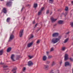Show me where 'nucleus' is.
Returning a JSON list of instances; mask_svg holds the SVG:
<instances>
[{
  "mask_svg": "<svg viewBox=\"0 0 73 73\" xmlns=\"http://www.w3.org/2000/svg\"><path fill=\"white\" fill-rule=\"evenodd\" d=\"M7 67H8V66L5 65H4L3 66V68H7Z\"/></svg>",
  "mask_w": 73,
  "mask_h": 73,
  "instance_id": "e433bc0d",
  "label": "nucleus"
},
{
  "mask_svg": "<svg viewBox=\"0 0 73 73\" xmlns=\"http://www.w3.org/2000/svg\"><path fill=\"white\" fill-rule=\"evenodd\" d=\"M0 0V1H3V0Z\"/></svg>",
  "mask_w": 73,
  "mask_h": 73,
  "instance_id": "6e6d98bb",
  "label": "nucleus"
},
{
  "mask_svg": "<svg viewBox=\"0 0 73 73\" xmlns=\"http://www.w3.org/2000/svg\"><path fill=\"white\" fill-rule=\"evenodd\" d=\"M60 73V72H59L58 70V73Z\"/></svg>",
  "mask_w": 73,
  "mask_h": 73,
  "instance_id": "603ef678",
  "label": "nucleus"
},
{
  "mask_svg": "<svg viewBox=\"0 0 73 73\" xmlns=\"http://www.w3.org/2000/svg\"><path fill=\"white\" fill-rule=\"evenodd\" d=\"M71 3L72 5H73V1H71Z\"/></svg>",
  "mask_w": 73,
  "mask_h": 73,
  "instance_id": "de8ad7c7",
  "label": "nucleus"
},
{
  "mask_svg": "<svg viewBox=\"0 0 73 73\" xmlns=\"http://www.w3.org/2000/svg\"><path fill=\"white\" fill-rule=\"evenodd\" d=\"M16 70H17V68H14L12 70V71L13 72V73H16Z\"/></svg>",
  "mask_w": 73,
  "mask_h": 73,
  "instance_id": "dca6fc26",
  "label": "nucleus"
},
{
  "mask_svg": "<svg viewBox=\"0 0 73 73\" xmlns=\"http://www.w3.org/2000/svg\"><path fill=\"white\" fill-rule=\"evenodd\" d=\"M40 28L39 29H38L36 30L37 32H38V31H39V30H40Z\"/></svg>",
  "mask_w": 73,
  "mask_h": 73,
  "instance_id": "49530a36",
  "label": "nucleus"
},
{
  "mask_svg": "<svg viewBox=\"0 0 73 73\" xmlns=\"http://www.w3.org/2000/svg\"><path fill=\"white\" fill-rule=\"evenodd\" d=\"M33 7H34V8H36V7H37V4L35 3L34 4Z\"/></svg>",
  "mask_w": 73,
  "mask_h": 73,
  "instance_id": "412c9836",
  "label": "nucleus"
},
{
  "mask_svg": "<svg viewBox=\"0 0 73 73\" xmlns=\"http://www.w3.org/2000/svg\"><path fill=\"white\" fill-rule=\"evenodd\" d=\"M37 25V23H36L35 25V27H34V28H35L36 27V26Z\"/></svg>",
  "mask_w": 73,
  "mask_h": 73,
  "instance_id": "c03bdc74",
  "label": "nucleus"
},
{
  "mask_svg": "<svg viewBox=\"0 0 73 73\" xmlns=\"http://www.w3.org/2000/svg\"><path fill=\"white\" fill-rule=\"evenodd\" d=\"M14 38L15 36H14V35H13V34H11L9 38V42L13 40V39Z\"/></svg>",
  "mask_w": 73,
  "mask_h": 73,
  "instance_id": "f03ea898",
  "label": "nucleus"
},
{
  "mask_svg": "<svg viewBox=\"0 0 73 73\" xmlns=\"http://www.w3.org/2000/svg\"><path fill=\"white\" fill-rule=\"evenodd\" d=\"M52 13V12H51V13H50V15H51Z\"/></svg>",
  "mask_w": 73,
  "mask_h": 73,
  "instance_id": "864d4df0",
  "label": "nucleus"
},
{
  "mask_svg": "<svg viewBox=\"0 0 73 73\" xmlns=\"http://www.w3.org/2000/svg\"><path fill=\"white\" fill-rule=\"evenodd\" d=\"M26 68L25 67H24L23 69V71H25V70Z\"/></svg>",
  "mask_w": 73,
  "mask_h": 73,
  "instance_id": "4c0bfd02",
  "label": "nucleus"
},
{
  "mask_svg": "<svg viewBox=\"0 0 73 73\" xmlns=\"http://www.w3.org/2000/svg\"><path fill=\"white\" fill-rule=\"evenodd\" d=\"M55 64L56 63H55V62L54 61H53L51 63V66H53L54 65H55Z\"/></svg>",
  "mask_w": 73,
  "mask_h": 73,
  "instance_id": "4468645a",
  "label": "nucleus"
},
{
  "mask_svg": "<svg viewBox=\"0 0 73 73\" xmlns=\"http://www.w3.org/2000/svg\"><path fill=\"white\" fill-rule=\"evenodd\" d=\"M40 42V41L39 40H38L36 42V43L37 44H39Z\"/></svg>",
  "mask_w": 73,
  "mask_h": 73,
  "instance_id": "c9c22d12",
  "label": "nucleus"
},
{
  "mask_svg": "<svg viewBox=\"0 0 73 73\" xmlns=\"http://www.w3.org/2000/svg\"><path fill=\"white\" fill-rule=\"evenodd\" d=\"M14 57H15V55L13 54L11 55V59L12 61H16V60H15V59H14Z\"/></svg>",
  "mask_w": 73,
  "mask_h": 73,
  "instance_id": "1a4fd4ad",
  "label": "nucleus"
},
{
  "mask_svg": "<svg viewBox=\"0 0 73 73\" xmlns=\"http://www.w3.org/2000/svg\"><path fill=\"white\" fill-rule=\"evenodd\" d=\"M21 58L20 55H18L17 56V57L16 58V60H19V58Z\"/></svg>",
  "mask_w": 73,
  "mask_h": 73,
  "instance_id": "5701e85b",
  "label": "nucleus"
},
{
  "mask_svg": "<svg viewBox=\"0 0 73 73\" xmlns=\"http://www.w3.org/2000/svg\"><path fill=\"white\" fill-rule=\"evenodd\" d=\"M64 21H63L62 20H59L58 21V24H62L63 23Z\"/></svg>",
  "mask_w": 73,
  "mask_h": 73,
  "instance_id": "ddd939ff",
  "label": "nucleus"
},
{
  "mask_svg": "<svg viewBox=\"0 0 73 73\" xmlns=\"http://www.w3.org/2000/svg\"><path fill=\"white\" fill-rule=\"evenodd\" d=\"M53 50H54V48L52 47L51 48L50 51V52H52V51H53Z\"/></svg>",
  "mask_w": 73,
  "mask_h": 73,
  "instance_id": "c85d7f7f",
  "label": "nucleus"
},
{
  "mask_svg": "<svg viewBox=\"0 0 73 73\" xmlns=\"http://www.w3.org/2000/svg\"><path fill=\"white\" fill-rule=\"evenodd\" d=\"M62 64V60H61L60 61V65H61Z\"/></svg>",
  "mask_w": 73,
  "mask_h": 73,
  "instance_id": "a18cd8bd",
  "label": "nucleus"
},
{
  "mask_svg": "<svg viewBox=\"0 0 73 73\" xmlns=\"http://www.w3.org/2000/svg\"><path fill=\"white\" fill-rule=\"evenodd\" d=\"M34 36L33 35H31L30 36V37L29 39V40H30V39H31V38H33V37Z\"/></svg>",
  "mask_w": 73,
  "mask_h": 73,
  "instance_id": "c756f323",
  "label": "nucleus"
},
{
  "mask_svg": "<svg viewBox=\"0 0 73 73\" xmlns=\"http://www.w3.org/2000/svg\"><path fill=\"white\" fill-rule=\"evenodd\" d=\"M10 20H11V18H7L6 20L7 22V23H8V22H9Z\"/></svg>",
  "mask_w": 73,
  "mask_h": 73,
  "instance_id": "aec40b11",
  "label": "nucleus"
},
{
  "mask_svg": "<svg viewBox=\"0 0 73 73\" xmlns=\"http://www.w3.org/2000/svg\"><path fill=\"white\" fill-rule=\"evenodd\" d=\"M50 73H54V72H53V70H52L50 72Z\"/></svg>",
  "mask_w": 73,
  "mask_h": 73,
  "instance_id": "37998d69",
  "label": "nucleus"
},
{
  "mask_svg": "<svg viewBox=\"0 0 73 73\" xmlns=\"http://www.w3.org/2000/svg\"><path fill=\"white\" fill-rule=\"evenodd\" d=\"M61 38V36L60 35L58 36V38H53L51 40V43L54 44L57 43V42L60 41Z\"/></svg>",
  "mask_w": 73,
  "mask_h": 73,
  "instance_id": "f257e3e1",
  "label": "nucleus"
},
{
  "mask_svg": "<svg viewBox=\"0 0 73 73\" xmlns=\"http://www.w3.org/2000/svg\"><path fill=\"white\" fill-rule=\"evenodd\" d=\"M11 50H12V47H8L7 50V52H9L11 51Z\"/></svg>",
  "mask_w": 73,
  "mask_h": 73,
  "instance_id": "f8f14e48",
  "label": "nucleus"
},
{
  "mask_svg": "<svg viewBox=\"0 0 73 73\" xmlns=\"http://www.w3.org/2000/svg\"><path fill=\"white\" fill-rule=\"evenodd\" d=\"M1 64H2V63H1Z\"/></svg>",
  "mask_w": 73,
  "mask_h": 73,
  "instance_id": "13d9d810",
  "label": "nucleus"
},
{
  "mask_svg": "<svg viewBox=\"0 0 73 73\" xmlns=\"http://www.w3.org/2000/svg\"><path fill=\"white\" fill-rule=\"evenodd\" d=\"M41 11H39L38 13V16H40V15H41Z\"/></svg>",
  "mask_w": 73,
  "mask_h": 73,
  "instance_id": "b1692460",
  "label": "nucleus"
},
{
  "mask_svg": "<svg viewBox=\"0 0 73 73\" xmlns=\"http://www.w3.org/2000/svg\"><path fill=\"white\" fill-rule=\"evenodd\" d=\"M8 72H9V71H8Z\"/></svg>",
  "mask_w": 73,
  "mask_h": 73,
  "instance_id": "bf43d9fd",
  "label": "nucleus"
},
{
  "mask_svg": "<svg viewBox=\"0 0 73 73\" xmlns=\"http://www.w3.org/2000/svg\"><path fill=\"white\" fill-rule=\"evenodd\" d=\"M24 30H21L19 33V36L20 37H21L23 36V31Z\"/></svg>",
  "mask_w": 73,
  "mask_h": 73,
  "instance_id": "423d86ee",
  "label": "nucleus"
},
{
  "mask_svg": "<svg viewBox=\"0 0 73 73\" xmlns=\"http://www.w3.org/2000/svg\"><path fill=\"white\" fill-rule=\"evenodd\" d=\"M70 60L71 61H73V59H72L71 58H70Z\"/></svg>",
  "mask_w": 73,
  "mask_h": 73,
  "instance_id": "79ce46f5",
  "label": "nucleus"
},
{
  "mask_svg": "<svg viewBox=\"0 0 73 73\" xmlns=\"http://www.w3.org/2000/svg\"><path fill=\"white\" fill-rule=\"evenodd\" d=\"M12 5V2L11 1H8L6 3V5L8 7H11Z\"/></svg>",
  "mask_w": 73,
  "mask_h": 73,
  "instance_id": "0eeeda50",
  "label": "nucleus"
},
{
  "mask_svg": "<svg viewBox=\"0 0 73 73\" xmlns=\"http://www.w3.org/2000/svg\"><path fill=\"white\" fill-rule=\"evenodd\" d=\"M35 21H33V23L35 24Z\"/></svg>",
  "mask_w": 73,
  "mask_h": 73,
  "instance_id": "09e8293b",
  "label": "nucleus"
},
{
  "mask_svg": "<svg viewBox=\"0 0 73 73\" xmlns=\"http://www.w3.org/2000/svg\"><path fill=\"white\" fill-rule=\"evenodd\" d=\"M49 10H48L46 12V14H48V13H49Z\"/></svg>",
  "mask_w": 73,
  "mask_h": 73,
  "instance_id": "a19ab883",
  "label": "nucleus"
},
{
  "mask_svg": "<svg viewBox=\"0 0 73 73\" xmlns=\"http://www.w3.org/2000/svg\"><path fill=\"white\" fill-rule=\"evenodd\" d=\"M68 11L66 12L65 14H64L65 16H66V15H67V14H68Z\"/></svg>",
  "mask_w": 73,
  "mask_h": 73,
  "instance_id": "473e14b6",
  "label": "nucleus"
},
{
  "mask_svg": "<svg viewBox=\"0 0 73 73\" xmlns=\"http://www.w3.org/2000/svg\"><path fill=\"white\" fill-rule=\"evenodd\" d=\"M49 3L52 4L53 3V0H49Z\"/></svg>",
  "mask_w": 73,
  "mask_h": 73,
  "instance_id": "a878e982",
  "label": "nucleus"
},
{
  "mask_svg": "<svg viewBox=\"0 0 73 73\" xmlns=\"http://www.w3.org/2000/svg\"><path fill=\"white\" fill-rule=\"evenodd\" d=\"M49 66L47 64L44 65L43 66V69L45 70H48Z\"/></svg>",
  "mask_w": 73,
  "mask_h": 73,
  "instance_id": "7ed1b4c3",
  "label": "nucleus"
},
{
  "mask_svg": "<svg viewBox=\"0 0 73 73\" xmlns=\"http://www.w3.org/2000/svg\"><path fill=\"white\" fill-rule=\"evenodd\" d=\"M46 53L47 56H48L49 55V52L48 51H47L46 52Z\"/></svg>",
  "mask_w": 73,
  "mask_h": 73,
  "instance_id": "72a5a7b5",
  "label": "nucleus"
},
{
  "mask_svg": "<svg viewBox=\"0 0 73 73\" xmlns=\"http://www.w3.org/2000/svg\"><path fill=\"white\" fill-rule=\"evenodd\" d=\"M56 25H54V26H56Z\"/></svg>",
  "mask_w": 73,
  "mask_h": 73,
  "instance_id": "5fc2aeb1",
  "label": "nucleus"
},
{
  "mask_svg": "<svg viewBox=\"0 0 73 73\" xmlns=\"http://www.w3.org/2000/svg\"><path fill=\"white\" fill-rule=\"evenodd\" d=\"M33 45V42H32L31 43H29L28 44L27 46L28 48H30L32 45Z\"/></svg>",
  "mask_w": 73,
  "mask_h": 73,
  "instance_id": "9b49d317",
  "label": "nucleus"
},
{
  "mask_svg": "<svg viewBox=\"0 0 73 73\" xmlns=\"http://www.w3.org/2000/svg\"><path fill=\"white\" fill-rule=\"evenodd\" d=\"M46 64H50V61H46Z\"/></svg>",
  "mask_w": 73,
  "mask_h": 73,
  "instance_id": "393cba45",
  "label": "nucleus"
},
{
  "mask_svg": "<svg viewBox=\"0 0 73 73\" xmlns=\"http://www.w3.org/2000/svg\"><path fill=\"white\" fill-rule=\"evenodd\" d=\"M28 65L29 66H32V65H33V63L32 61H30L28 62Z\"/></svg>",
  "mask_w": 73,
  "mask_h": 73,
  "instance_id": "6e6552de",
  "label": "nucleus"
},
{
  "mask_svg": "<svg viewBox=\"0 0 73 73\" xmlns=\"http://www.w3.org/2000/svg\"><path fill=\"white\" fill-rule=\"evenodd\" d=\"M68 55L67 54H66L64 56V60L66 61L68 59Z\"/></svg>",
  "mask_w": 73,
  "mask_h": 73,
  "instance_id": "9d476101",
  "label": "nucleus"
},
{
  "mask_svg": "<svg viewBox=\"0 0 73 73\" xmlns=\"http://www.w3.org/2000/svg\"><path fill=\"white\" fill-rule=\"evenodd\" d=\"M71 15H72V14H71Z\"/></svg>",
  "mask_w": 73,
  "mask_h": 73,
  "instance_id": "052dcab7",
  "label": "nucleus"
},
{
  "mask_svg": "<svg viewBox=\"0 0 73 73\" xmlns=\"http://www.w3.org/2000/svg\"><path fill=\"white\" fill-rule=\"evenodd\" d=\"M44 7H42L41 8V10L40 11H41V12H42V11H43V10H44Z\"/></svg>",
  "mask_w": 73,
  "mask_h": 73,
  "instance_id": "f704fd0d",
  "label": "nucleus"
},
{
  "mask_svg": "<svg viewBox=\"0 0 73 73\" xmlns=\"http://www.w3.org/2000/svg\"><path fill=\"white\" fill-rule=\"evenodd\" d=\"M68 40H69V38H67L65 39L64 41L63 42L64 43H66V42H67L68 41Z\"/></svg>",
  "mask_w": 73,
  "mask_h": 73,
  "instance_id": "6ab92c4d",
  "label": "nucleus"
},
{
  "mask_svg": "<svg viewBox=\"0 0 73 73\" xmlns=\"http://www.w3.org/2000/svg\"><path fill=\"white\" fill-rule=\"evenodd\" d=\"M70 25L72 27H73V22H71Z\"/></svg>",
  "mask_w": 73,
  "mask_h": 73,
  "instance_id": "2f4dec72",
  "label": "nucleus"
},
{
  "mask_svg": "<svg viewBox=\"0 0 73 73\" xmlns=\"http://www.w3.org/2000/svg\"><path fill=\"white\" fill-rule=\"evenodd\" d=\"M69 65V62H67L65 63V66H68Z\"/></svg>",
  "mask_w": 73,
  "mask_h": 73,
  "instance_id": "a211bd4d",
  "label": "nucleus"
},
{
  "mask_svg": "<svg viewBox=\"0 0 73 73\" xmlns=\"http://www.w3.org/2000/svg\"><path fill=\"white\" fill-rule=\"evenodd\" d=\"M3 12L4 13H7V10H6V9L5 8H3Z\"/></svg>",
  "mask_w": 73,
  "mask_h": 73,
  "instance_id": "f3484780",
  "label": "nucleus"
},
{
  "mask_svg": "<svg viewBox=\"0 0 73 73\" xmlns=\"http://www.w3.org/2000/svg\"><path fill=\"white\" fill-rule=\"evenodd\" d=\"M58 33H55L52 34V36L53 37H56L58 36Z\"/></svg>",
  "mask_w": 73,
  "mask_h": 73,
  "instance_id": "39448f33",
  "label": "nucleus"
},
{
  "mask_svg": "<svg viewBox=\"0 0 73 73\" xmlns=\"http://www.w3.org/2000/svg\"><path fill=\"white\" fill-rule=\"evenodd\" d=\"M27 6H28L30 7L31 6V5H28Z\"/></svg>",
  "mask_w": 73,
  "mask_h": 73,
  "instance_id": "8fccbe9b",
  "label": "nucleus"
},
{
  "mask_svg": "<svg viewBox=\"0 0 73 73\" xmlns=\"http://www.w3.org/2000/svg\"><path fill=\"white\" fill-rule=\"evenodd\" d=\"M69 33H70V32H68L66 33V35H69Z\"/></svg>",
  "mask_w": 73,
  "mask_h": 73,
  "instance_id": "ea45409f",
  "label": "nucleus"
},
{
  "mask_svg": "<svg viewBox=\"0 0 73 73\" xmlns=\"http://www.w3.org/2000/svg\"><path fill=\"white\" fill-rule=\"evenodd\" d=\"M11 0V1H13V0Z\"/></svg>",
  "mask_w": 73,
  "mask_h": 73,
  "instance_id": "4d7b16f0",
  "label": "nucleus"
},
{
  "mask_svg": "<svg viewBox=\"0 0 73 73\" xmlns=\"http://www.w3.org/2000/svg\"><path fill=\"white\" fill-rule=\"evenodd\" d=\"M3 50H0V55L1 56L3 54Z\"/></svg>",
  "mask_w": 73,
  "mask_h": 73,
  "instance_id": "4be33fe9",
  "label": "nucleus"
},
{
  "mask_svg": "<svg viewBox=\"0 0 73 73\" xmlns=\"http://www.w3.org/2000/svg\"><path fill=\"white\" fill-rule=\"evenodd\" d=\"M52 57V55H49L48 56V59H50V58H51Z\"/></svg>",
  "mask_w": 73,
  "mask_h": 73,
  "instance_id": "bb28decb",
  "label": "nucleus"
},
{
  "mask_svg": "<svg viewBox=\"0 0 73 73\" xmlns=\"http://www.w3.org/2000/svg\"><path fill=\"white\" fill-rule=\"evenodd\" d=\"M23 9H24V8H23L22 9H21V11H23Z\"/></svg>",
  "mask_w": 73,
  "mask_h": 73,
  "instance_id": "3c124183",
  "label": "nucleus"
},
{
  "mask_svg": "<svg viewBox=\"0 0 73 73\" xmlns=\"http://www.w3.org/2000/svg\"><path fill=\"white\" fill-rule=\"evenodd\" d=\"M65 11H68V7H66L65 8Z\"/></svg>",
  "mask_w": 73,
  "mask_h": 73,
  "instance_id": "7c9ffc66",
  "label": "nucleus"
},
{
  "mask_svg": "<svg viewBox=\"0 0 73 73\" xmlns=\"http://www.w3.org/2000/svg\"><path fill=\"white\" fill-rule=\"evenodd\" d=\"M50 20L52 22V23H54L56 22V21L57 20V19H54L53 17H51L50 18Z\"/></svg>",
  "mask_w": 73,
  "mask_h": 73,
  "instance_id": "20e7f679",
  "label": "nucleus"
},
{
  "mask_svg": "<svg viewBox=\"0 0 73 73\" xmlns=\"http://www.w3.org/2000/svg\"><path fill=\"white\" fill-rule=\"evenodd\" d=\"M65 47H62V50H65Z\"/></svg>",
  "mask_w": 73,
  "mask_h": 73,
  "instance_id": "58836bf2",
  "label": "nucleus"
},
{
  "mask_svg": "<svg viewBox=\"0 0 73 73\" xmlns=\"http://www.w3.org/2000/svg\"><path fill=\"white\" fill-rule=\"evenodd\" d=\"M28 57H29L30 59H31V58H33V56H31L30 55H29L28 56Z\"/></svg>",
  "mask_w": 73,
  "mask_h": 73,
  "instance_id": "cd10ccee",
  "label": "nucleus"
},
{
  "mask_svg": "<svg viewBox=\"0 0 73 73\" xmlns=\"http://www.w3.org/2000/svg\"><path fill=\"white\" fill-rule=\"evenodd\" d=\"M46 56H44L42 57V60L43 61H45L46 60Z\"/></svg>",
  "mask_w": 73,
  "mask_h": 73,
  "instance_id": "2eb2a0df",
  "label": "nucleus"
}]
</instances>
